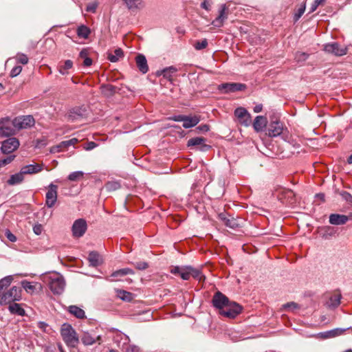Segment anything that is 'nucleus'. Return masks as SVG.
Instances as JSON below:
<instances>
[{
	"label": "nucleus",
	"instance_id": "obj_58",
	"mask_svg": "<svg viewBox=\"0 0 352 352\" xmlns=\"http://www.w3.org/2000/svg\"><path fill=\"white\" fill-rule=\"evenodd\" d=\"M33 231L36 235H40L43 232V226L41 224H36L33 227Z\"/></svg>",
	"mask_w": 352,
	"mask_h": 352
},
{
	"label": "nucleus",
	"instance_id": "obj_18",
	"mask_svg": "<svg viewBox=\"0 0 352 352\" xmlns=\"http://www.w3.org/2000/svg\"><path fill=\"white\" fill-rule=\"evenodd\" d=\"M350 219L352 220V213L349 215L331 214L329 215V221L331 225L341 226L346 223Z\"/></svg>",
	"mask_w": 352,
	"mask_h": 352
},
{
	"label": "nucleus",
	"instance_id": "obj_38",
	"mask_svg": "<svg viewBox=\"0 0 352 352\" xmlns=\"http://www.w3.org/2000/svg\"><path fill=\"white\" fill-rule=\"evenodd\" d=\"M21 285L26 292L32 294L35 291V285L26 280L21 281Z\"/></svg>",
	"mask_w": 352,
	"mask_h": 352
},
{
	"label": "nucleus",
	"instance_id": "obj_48",
	"mask_svg": "<svg viewBox=\"0 0 352 352\" xmlns=\"http://www.w3.org/2000/svg\"><path fill=\"white\" fill-rule=\"evenodd\" d=\"M189 267L190 266L183 267V271L180 275L181 278L183 280H188L191 276L190 273H189V272H190V270H188Z\"/></svg>",
	"mask_w": 352,
	"mask_h": 352
},
{
	"label": "nucleus",
	"instance_id": "obj_53",
	"mask_svg": "<svg viewBox=\"0 0 352 352\" xmlns=\"http://www.w3.org/2000/svg\"><path fill=\"white\" fill-rule=\"evenodd\" d=\"M341 195L346 201L352 205V195L349 192L344 191Z\"/></svg>",
	"mask_w": 352,
	"mask_h": 352
},
{
	"label": "nucleus",
	"instance_id": "obj_59",
	"mask_svg": "<svg viewBox=\"0 0 352 352\" xmlns=\"http://www.w3.org/2000/svg\"><path fill=\"white\" fill-rule=\"evenodd\" d=\"M69 146L67 144V140L61 142L57 146V151H60L64 148H68Z\"/></svg>",
	"mask_w": 352,
	"mask_h": 352
},
{
	"label": "nucleus",
	"instance_id": "obj_50",
	"mask_svg": "<svg viewBox=\"0 0 352 352\" xmlns=\"http://www.w3.org/2000/svg\"><path fill=\"white\" fill-rule=\"evenodd\" d=\"M22 71V67L20 65H16L10 71V76L12 78L17 76Z\"/></svg>",
	"mask_w": 352,
	"mask_h": 352
},
{
	"label": "nucleus",
	"instance_id": "obj_4",
	"mask_svg": "<svg viewBox=\"0 0 352 352\" xmlns=\"http://www.w3.org/2000/svg\"><path fill=\"white\" fill-rule=\"evenodd\" d=\"M16 131L13 120L8 118L0 120V136L8 137L12 135Z\"/></svg>",
	"mask_w": 352,
	"mask_h": 352
},
{
	"label": "nucleus",
	"instance_id": "obj_8",
	"mask_svg": "<svg viewBox=\"0 0 352 352\" xmlns=\"http://www.w3.org/2000/svg\"><path fill=\"white\" fill-rule=\"evenodd\" d=\"M218 218L223 224L232 229H236L241 226L242 221L240 219L234 218L232 216L228 215L226 213L221 212L218 214Z\"/></svg>",
	"mask_w": 352,
	"mask_h": 352
},
{
	"label": "nucleus",
	"instance_id": "obj_34",
	"mask_svg": "<svg viewBox=\"0 0 352 352\" xmlns=\"http://www.w3.org/2000/svg\"><path fill=\"white\" fill-rule=\"evenodd\" d=\"M81 341L85 346L92 345L96 343L95 337L89 332H84L81 336Z\"/></svg>",
	"mask_w": 352,
	"mask_h": 352
},
{
	"label": "nucleus",
	"instance_id": "obj_52",
	"mask_svg": "<svg viewBox=\"0 0 352 352\" xmlns=\"http://www.w3.org/2000/svg\"><path fill=\"white\" fill-rule=\"evenodd\" d=\"M326 0H315L314 2L311 4L310 8V12H314L318 7L325 2Z\"/></svg>",
	"mask_w": 352,
	"mask_h": 352
},
{
	"label": "nucleus",
	"instance_id": "obj_44",
	"mask_svg": "<svg viewBox=\"0 0 352 352\" xmlns=\"http://www.w3.org/2000/svg\"><path fill=\"white\" fill-rule=\"evenodd\" d=\"M83 175L82 171H75L69 175L68 179L73 182L78 181L82 177Z\"/></svg>",
	"mask_w": 352,
	"mask_h": 352
},
{
	"label": "nucleus",
	"instance_id": "obj_24",
	"mask_svg": "<svg viewBox=\"0 0 352 352\" xmlns=\"http://www.w3.org/2000/svg\"><path fill=\"white\" fill-rule=\"evenodd\" d=\"M200 121V116H185L183 127L185 129L192 128L196 126Z\"/></svg>",
	"mask_w": 352,
	"mask_h": 352
},
{
	"label": "nucleus",
	"instance_id": "obj_47",
	"mask_svg": "<svg viewBox=\"0 0 352 352\" xmlns=\"http://www.w3.org/2000/svg\"><path fill=\"white\" fill-rule=\"evenodd\" d=\"M98 3L97 1L89 3L86 7V11L88 12L94 13L98 8Z\"/></svg>",
	"mask_w": 352,
	"mask_h": 352
},
{
	"label": "nucleus",
	"instance_id": "obj_60",
	"mask_svg": "<svg viewBox=\"0 0 352 352\" xmlns=\"http://www.w3.org/2000/svg\"><path fill=\"white\" fill-rule=\"evenodd\" d=\"M125 352H140V349L134 345H129L126 347Z\"/></svg>",
	"mask_w": 352,
	"mask_h": 352
},
{
	"label": "nucleus",
	"instance_id": "obj_16",
	"mask_svg": "<svg viewBox=\"0 0 352 352\" xmlns=\"http://www.w3.org/2000/svg\"><path fill=\"white\" fill-rule=\"evenodd\" d=\"M206 140L202 137H197L190 139L188 141V146H197L201 151H207L210 148V146L206 144Z\"/></svg>",
	"mask_w": 352,
	"mask_h": 352
},
{
	"label": "nucleus",
	"instance_id": "obj_35",
	"mask_svg": "<svg viewBox=\"0 0 352 352\" xmlns=\"http://www.w3.org/2000/svg\"><path fill=\"white\" fill-rule=\"evenodd\" d=\"M73 62L71 60H65L63 64H60L58 65V72L62 75H67L69 74L68 69L72 68Z\"/></svg>",
	"mask_w": 352,
	"mask_h": 352
},
{
	"label": "nucleus",
	"instance_id": "obj_14",
	"mask_svg": "<svg viewBox=\"0 0 352 352\" xmlns=\"http://www.w3.org/2000/svg\"><path fill=\"white\" fill-rule=\"evenodd\" d=\"M245 88V85L238 82L223 83L219 85V90L224 93H232L238 91H242Z\"/></svg>",
	"mask_w": 352,
	"mask_h": 352
},
{
	"label": "nucleus",
	"instance_id": "obj_27",
	"mask_svg": "<svg viewBox=\"0 0 352 352\" xmlns=\"http://www.w3.org/2000/svg\"><path fill=\"white\" fill-rule=\"evenodd\" d=\"M88 260L90 263V265L93 267H97L102 263L100 254L95 251H92L89 254Z\"/></svg>",
	"mask_w": 352,
	"mask_h": 352
},
{
	"label": "nucleus",
	"instance_id": "obj_40",
	"mask_svg": "<svg viewBox=\"0 0 352 352\" xmlns=\"http://www.w3.org/2000/svg\"><path fill=\"white\" fill-rule=\"evenodd\" d=\"M81 58H83V65L85 67H89L92 64L91 58L87 57V51L86 50H82L79 54Z\"/></svg>",
	"mask_w": 352,
	"mask_h": 352
},
{
	"label": "nucleus",
	"instance_id": "obj_63",
	"mask_svg": "<svg viewBox=\"0 0 352 352\" xmlns=\"http://www.w3.org/2000/svg\"><path fill=\"white\" fill-rule=\"evenodd\" d=\"M97 146V144L95 143L94 142H89L87 144V146L85 147V148L87 150V151H90V150H92L94 149V148H96Z\"/></svg>",
	"mask_w": 352,
	"mask_h": 352
},
{
	"label": "nucleus",
	"instance_id": "obj_6",
	"mask_svg": "<svg viewBox=\"0 0 352 352\" xmlns=\"http://www.w3.org/2000/svg\"><path fill=\"white\" fill-rule=\"evenodd\" d=\"M242 307L238 303L230 302L225 308L219 311V314L226 318H234L239 315Z\"/></svg>",
	"mask_w": 352,
	"mask_h": 352
},
{
	"label": "nucleus",
	"instance_id": "obj_55",
	"mask_svg": "<svg viewBox=\"0 0 352 352\" xmlns=\"http://www.w3.org/2000/svg\"><path fill=\"white\" fill-rule=\"evenodd\" d=\"M120 187V185L117 182H108L106 185V188L108 190H116Z\"/></svg>",
	"mask_w": 352,
	"mask_h": 352
},
{
	"label": "nucleus",
	"instance_id": "obj_30",
	"mask_svg": "<svg viewBox=\"0 0 352 352\" xmlns=\"http://www.w3.org/2000/svg\"><path fill=\"white\" fill-rule=\"evenodd\" d=\"M8 309L12 314L23 316L25 314V310L18 303H11L8 307Z\"/></svg>",
	"mask_w": 352,
	"mask_h": 352
},
{
	"label": "nucleus",
	"instance_id": "obj_2",
	"mask_svg": "<svg viewBox=\"0 0 352 352\" xmlns=\"http://www.w3.org/2000/svg\"><path fill=\"white\" fill-rule=\"evenodd\" d=\"M60 333L64 342L68 346L74 348L78 344L79 340L76 332L70 324H63Z\"/></svg>",
	"mask_w": 352,
	"mask_h": 352
},
{
	"label": "nucleus",
	"instance_id": "obj_42",
	"mask_svg": "<svg viewBox=\"0 0 352 352\" xmlns=\"http://www.w3.org/2000/svg\"><path fill=\"white\" fill-rule=\"evenodd\" d=\"M208 45V40L206 38H204L201 41H195L193 46L195 50H203V49H205L206 47H207Z\"/></svg>",
	"mask_w": 352,
	"mask_h": 352
},
{
	"label": "nucleus",
	"instance_id": "obj_23",
	"mask_svg": "<svg viewBox=\"0 0 352 352\" xmlns=\"http://www.w3.org/2000/svg\"><path fill=\"white\" fill-rule=\"evenodd\" d=\"M267 118L262 116H258L255 118L253 122V128L256 132L261 131L267 125Z\"/></svg>",
	"mask_w": 352,
	"mask_h": 352
},
{
	"label": "nucleus",
	"instance_id": "obj_54",
	"mask_svg": "<svg viewBox=\"0 0 352 352\" xmlns=\"http://www.w3.org/2000/svg\"><path fill=\"white\" fill-rule=\"evenodd\" d=\"M5 235L7 237V239L11 242H15L16 241V236L13 234L9 230H6L5 231Z\"/></svg>",
	"mask_w": 352,
	"mask_h": 352
},
{
	"label": "nucleus",
	"instance_id": "obj_46",
	"mask_svg": "<svg viewBox=\"0 0 352 352\" xmlns=\"http://www.w3.org/2000/svg\"><path fill=\"white\" fill-rule=\"evenodd\" d=\"M309 56V54L305 52H297L295 54V59L297 62H304Z\"/></svg>",
	"mask_w": 352,
	"mask_h": 352
},
{
	"label": "nucleus",
	"instance_id": "obj_9",
	"mask_svg": "<svg viewBox=\"0 0 352 352\" xmlns=\"http://www.w3.org/2000/svg\"><path fill=\"white\" fill-rule=\"evenodd\" d=\"M12 120L16 130L26 129L34 124V119L32 116H19Z\"/></svg>",
	"mask_w": 352,
	"mask_h": 352
},
{
	"label": "nucleus",
	"instance_id": "obj_22",
	"mask_svg": "<svg viewBox=\"0 0 352 352\" xmlns=\"http://www.w3.org/2000/svg\"><path fill=\"white\" fill-rule=\"evenodd\" d=\"M137 67L142 74H146L148 71L147 60L142 54H138L135 58Z\"/></svg>",
	"mask_w": 352,
	"mask_h": 352
},
{
	"label": "nucleus",
	"instance_id": "obj_12",
	"mask_svg": "<svg viewBox=\"0 0 352 352\" xmlns=\"http://www.w3.org/2000/svg\"><path fill=\"white\" fill-rule=\"evenodd\" d=\"M212 302L213 306L220 311L225 308L230 301L226 295L218 291L214 294Z\"/></svg>",
	"mask_w": 352,
	"mask_h": 352
},
{
	"label": "nucleus",
	"instance_id": "obj_11",
	"mask_svg": "<svg viewBox=\"0 0 352 352\" xmlns=\"http://www.w3.org/2000/svg\"><path fill=\"white\" fill-rule=\"evenodd\" d=\"M87 229V221L84 219L76 220L72 227V234L76 238L81 237Z\"/></svg>",
	"mask_w": 352,
	"mask_h": 352
},
{
	"label": "nucleus",
	"instance_id": "obj_62",
	"mask_svg": "<svg viewBox=\"0 0 352 352\" xmlns=\"http://www.w3.org/2000/svg\"><path fill=\"white\" fill-rule=\"evenodd\" d=\"M185 116L184 115H178V116H174L170 119L172 120H174L175 122H183L184 120Z\"/></svg>",
	"mask_w": 352,
	"mask_h": 352
},
{
	"label": "nucleus",
	"instance_id": "obj_43",
	"mask_svg": "<svg viewBox=\"0 0 352 352\" xmlns=\"http://www.w3.org/2000/svg\"><path fill=\"white\" fill-rule=\"evenodd\" d=\"M17 63H21L23 65H26L28 63V56L22 53H18L14 57Z\"/></svg>",
	"mask_w": 352,
	"mask_h": 352
},
{
	"label": "nucleus",
	"instance_id": "obj_1",
	"mask_svg": "<svg viewBox=\"0 0 352 352\" xmlns=\"http://www.w3.org/2000/svg\"><path fill=\"white\" fill-rule=\"evenodd\" d=\"M43 281L46 282L51 291L55 294H60L65 288V280L63 277L58 273H52L46 274L43 278Z\"/></svg>",
	"mask_w": 352,
	"mask_h": 352
},
{
	"label": "nucleus",
	"instance_id": "obj_32",
	"mask_svg": "<svg viewBox=\"0 0 352 352\" xmlns=\"http://www.w3.org/2000/svg\"><path fill=\"white\" fill-rule=\"evenodd\" d=\"M177 72V69L173 66H170L164 69L160 72H157V75H162L165 78L170 80L173 74Z\"/></svg>",
	"mask_w": 352,
	"mask_h": 352
},
{
	"label": "nucleus",
	"instance_id": "obj_20",
	"mask_svg": "<svg viewBox=\"0 0 352 352\" xmlns=\"http://www.w3.org/2000/svg\"><path fill=\"white\" fill-rule=\"evenodd\" d=\"M44 165L43 164L34 163L23 166L21 169L24 175H33L41 172L43 170Z\"/></svg>",
	"mask_w": 352,
	"mask_h": 352
},
{
	"label": "nucleus",
	"instance_id": "obj_25",
	"mask_svg": "<svg viewBox=\"0 0 352 352\" xmlns=\"http://www.w3.org/2000/svg\"><path fill=\"white\" fill-rule=\"evenodd\" d=\"M24 175L21 169L19 173L12 175L7 181V183L10 186L19 184L23 182Z\"/></svg>",
	"mask_w": 352,
	"mask_h": 352
},
{
	"label": "nucleus",
	"instance_id": "obj_26",
	"mask_svg": "<svg viewBox=\"0 0 352 352\" xmlns=\"http://www.w3.org/2000/svg\"><path fill=\"white\" fill-rule=\"evenodd\" d=\"M344 331H345V329H344L337 328V329H332L330 331H327L321 333L320 335L322 338L327 339V338H335V337L341 336L342 334L344 333Z\"/></svg>",
	"mask_w": 352,
	"mask_h": 352
},
{
	"label": "nucleus",
	"instance_id": "obj_15",
	"mask_svg": "<svg viewBox=\"0 0 352 352\" xmlns=\"http://www.w3.org/2000/svg\"><path fill=\"white\" fill-rule=\"evenodd\" d=\"M19 146V140L15 138H10L2 142L1 149L3 153H10L15 151Z\"/></svg>",
	"mask_w": 352,
	"mask_h": 352
},
{
	"label": "nucleus",
	"instance_id": "obj_21",
	"mask_svg": "<svg viewBox=\"0 0 352 352\" xmlns=\"http://www.w3.org/2000/svg\"><path fill=\"white\" fill-rule=\"evenodd\" d=\"M227 10L228 8L226 4H222L220 6L219 16L212 22L214 26L218 28L223 26L224 21L227 19Z\"/></svg>",
	"mask_w": 352,
	"mask_h": 352
},
{
	"label": "nucleus",
	"instance_id": "obj_10",
	"mask_svg": "<svg viewBox=\"0 0 352 352\" xmlns=\"http://www.w3.org/2000/svg\"><path fill=\"white\" fill-rule=\"evenodd\" d=\"M87 110L85 107H76L71 109L66 115L67 120L70 122L80 120L86 117Z\"/></svg>",
	"mask_w": 352,
	"mask_h": 352
},
{
	"label": "nucleus",
	"instance_id": "obj_31",
	"mask_svg": "<svg viewBox=\"0 0 352 352\" xmlns=\"http://www.w3.org/2000/svg\"><path fill=\"white\" fill-rule=\"evenodd\" d=\"M69 312L76 316L77 318H84L85 317V311L76 305H71L68 308Z\"/></svg>",
	"mask_w": 352,
	"mask_h": 352
},
{
	"label": "nucleus",
	"instance_id": "obj_29",
	"mask_svg": "<svg viewBox=\"0 0 352 352\" xmlns=\"http://www.w3.org/2000/svg\"><path fill=\"white\" fill-rule=\"evenodd\" d=\"M13 280L12 276H7L0 280V295L7 291Z\"/></svg>",
	"mask_w": 352,
	"mask_h": 352
},
{
	"label": "nucleus",
	"instance_id": "obj_64",
	"mask_svg": "<svg viewBox=\"0 0 352 352\" xmlns=\"http://www.w3.org/2000/svg\"><path fill=\"white\" fill-rule=\"evenodd\" d=\"M201 6L206 10H209L210 7V4L206 1L201 3Z\"/></svg>",
	"mask_w": 352,
	"mask_h": 352
},
{
	"label": "nucleus",
	"instance_id": "obj_3",
	"mask_svg": "<svg viewBox=\"0 0 352 352\" xmlns=\"http://www.w3.org/2000/svg\"><path fill=\"white\" fill-rule=\"evenodd\" d=\"M21 299V289L16 286H13L0 295V304H11L14 301H19Z\"/></svg>",
	"mask_w": 352,
	"mask_h": 352
},
{
	"label": "nucleus",
	"instance_id": "obj_49",
	"mask_svg": "<svg viewBox=\"0 0 352 352\" xmlns=\"http://www.w3.org/2000/svg\"><path fill=\"white\" fill-rule=\"evenodd\" d=\"M283 307L286 310L293 311L299 307L298 305L296 302H287L283 305Z\"/></svg>",
	"mask_w": 352,
	"mask_h": 352
},
{
	"label": "nucleus",
	"instance_id": "obj_39",
	"mask_svg": "<svg viewBox=\"0 0 352 352\" xmlns=\"http://www.w3.org/2000/svg\"><path fill=\"white\" fill-rule=\"evenodd\" d=\"M127 274H134V272L133 270L130 268H123L119 270L114 272L112 274V277H117L118 276H125Z\"/></svg>",
	"mask_w": 352,
	"mask_h": 352
},
{
	"label": "nucleus",
	"instance_id": "obj_19",
	"mask_svg": "<svg viewBox=\"0 0 352 352\" xmlns=\"http://www.w3.org/2000/svg\"><path fill=\"white\" fill-rule=\"evenodd\" d=\"M128 10L131 12H137L144 8L143 0H122Z\"/></svg>",
	"mask_w": 352,
	"mask_h": 352
},
{
	"label": "nucleus",
	"instance_id": "obj_13",
	"mask_svg": "<svg viewBox=\"0 0 352 352\" xmlns=\"http://www.w3.org/2000/svg\"><path fill=\"white\" fill-rule=\"evenodd\" d=\"M58 186L50 184L48 186V190L45 196V205L48 208H52L57 201Z\"/></svg>",
	"mask_w": 352,
	"mask_h": 352
},
{
	"label": "nucleus",
	"instance_id": "obj_57",
	"mask_svg": "<svg viewBox=\"0 0 352 352\" xmlns=\"http://www.w3.org/2000/svg\"><path fill=\"white\" fill-rule=\"evenodd\" d=\"M14 157H15L14 155H10L3 160H1V164H3V166H4L11 163L14 160Z\"/></svg>",
	"mask_w": 352,
	"mask_h": 352
},
{
	"label": "nucleus",
	"instance_id": "obj_5",
	"mask_svg": "<svg viewBox=\"0 0 352 352\" xmlns=\"http://www.w3.org/2000/svg\"><path fill=\"white\" fill-rule=\"evenodd\" d=\"M324 50L329 54L337 56H342L347 54L348 49L345 46L340 45L337 42L327 43L324 45Z\"/></svg>",
	"mask_w": 352,
	"mask_h": 352
},
{
	"label": "nucleus",
	"instance_id": "obj_33",
	"mask_svg": "<svg viewBox=\"0 0 352 352\" xmlns=\"http://www.w3.org/2000/svg\"><path fill=\"white\" fill-rule=\"evenodd\" d=\"M76 33L78 37L87 38L91 34V30L87 26L81 25L78 27Z\"/></svg>",
	"mask_w": 352,
	"mask_h": 352
},
{
	"label": "nucleus",
	"instance_id": "obj_7",
	"mask_svg": "<svg viewBox=\"0 0 352 352\" xmlns=\"http://www.w3.org/2000/svg\"><path fill=\"white\" fill-rule=\"evenodd\" d=\"M234 116L239 122L244 126H249L252 123V116L244 107L236 108L234 110Z\"/></svg>",
	"mask_w": 352,
	"mask_h": 352
},
{
	"label": "nucleus",
	"instance_id": "obj_28",
	"mask_svg": "<svg viewBox=\"0 0 352 352\" xmlns=\"http://www.w3.org/2000/svg\"><path fill=\"white\" fill-rule=\"evenodd\" d=\"M124 56L123 51L120 48L116 49L113 52L109 53L107 58L111 63L118 62Z\"/></svg>",
	"mask_w": 352,
	"mask_h": 352
},
{
	"label": "nucleus",
	"instance_id": "obj_36",
	"mask_svg": "<svg viewBox=\"0 0 352 352\" xmlns=\"http://www.w3.org/2000/svg\"><path fill=\"white\" fill-rule=\"evenodd\" d=\"M118 296L122 300L130 302L133 298V294L131 292L120 290L118 292Z\"/></svg>",
	"mask_w": 352,
	"mask_h": 352
},
{
	"label": "nucleus",
	"instance_id": "obj_56",
	"mask_svg": "<svg viewBox=\"0 0 352 352\" xmlns=\"http://www.w3.org/2000/svg\"><path fill=\"white\" fill-rule=\"evenodd\" d=\"M183 271V267H179V266H175V267H173L171 270H170V272L173 274H175V275H181L182 272Z\"/></svg>",
	"mask_w": 352,
	"mask_h": 352
},
{
	"label": "nucleus",
	"instance_id": "obj_61",
	"mask_svg": "<svg viewBox=\"0 0 352 352\" xmlns=\"http://www.w3.org/2000/svg\"><path fill=\"white\" fill-rule=\"evenodd\" d=\"M196 130L201 132H207L210 130V126L208 124H201L197 126Z\"/></svg>",
	"mask_w": 352,
	"mask_h": 352
},
{
	"label": "nucleus",
	"instance_id": "obj_51",
	"mask_svg": "<svg viewBox=\"0 0 352 352\" xmlns=\"http://www.w3.org/2000/svg\"><path fill=\"white\" fill-rule=\"evenodd\" d=\"M133 265L139 270H144L148 267V264L145 261L136 262Z\"/></svg>",
	"mask_w": 352,
	"mask_h": 352
},
{
	"label": "nucleus",
	"instance_id": "obj_37",
	"mask_svg": "<svg viewBox=\"0 0 352 352\" xmlns=\"http://www.w3.org/2000/svg\"><path fill=\"white\" fill-rule=\"evenodd\" d=\"M188 270H190L189 273H190L191 276L194 278L199 280V281L204 278V275L199 269L190 266Z\"/></svg>",
	"mask_w": 352,
	"mask_h": 352
},
{
	"label": "nucleus",
	"instance_id": "obj_45",
	"mask_svg": "<svg viewBox=\"0 0 352 352\" xmlns=\"http://www.w3.org/2000/svg\"><path fill=\"white\" fill-rule=\"evenodd\" d=\"M305 3H302L300 7L298 9L296 12L294 14V21H297L301 17V16L304 14L305 11Z\"/></svg>",
	"mask_w": 352,
	"mask_h": 352
},
{
	"label": "nucleus",
	"instance_id": "obj_17",
	"mask_svg": "<svg viewBox=\"0 0 352 352\" xmlns=\"http://www.w3.org/2000/svg\"><path fill=\"white\" fill-rule=\"evenodd\" d=\"M283 124L278 121H272L267 129V133L270 137H277L283 132Z\"/></svg>",
	"mask_w": 352,
	"mask_h": 352
},
{
	"label": "nucleus",
	"instance_id": "obj_41",
	"mask_svg": "<svg viewBox=\"0 0 352 352\" xmlns=\"http://www.w3.org/2000/svg\"><path fill=\"white\" fill-rule=\"evenodd\" d=\"M340 294H335L330 298V306L336 307L340 304L341 300Z\"/></svg>",
	"mask_w": 352,
	"mask_h": 352
}]
</instances>
